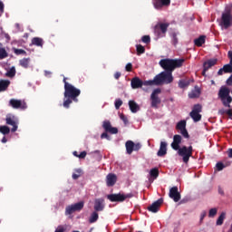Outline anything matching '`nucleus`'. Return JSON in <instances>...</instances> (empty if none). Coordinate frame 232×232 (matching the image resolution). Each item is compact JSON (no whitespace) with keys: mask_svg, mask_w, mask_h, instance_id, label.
<instances>
[{"mask_svg":"<svg viewBox=\"0 0 232 232\" xmlns=\"http://www.w3.org/2000/svg\"><path fill=\"white\" fill-rule=\"evenodd\" d=\"M186 60L181 59H161L159 62L160 66L165 70L160 73L157 74L153 80L143 82V86H160L162 84H171L173 82V72L177 68H182Z\"/></svg>","mask_w":232,"mask_h":232,"instance_id":"obj_1","label":"nucleus"},{"mask_svg":"<svg viewBox=\"0 0 232 232\" xmlns=\"http://www.w3.org/2000/svg\"><path fill=\"white\" fill-rule=\"evenodd\" d=\"M66 77L63 78L64 92H63V108H70L72 102H79V95H81V89H77L72 83L66 81Z\"/></svg>","mask_w":232,"mask_h":232,"instance_id":"obj_2","label":"nucleus"},{"mask_svg":"<svg viewBox=\"0 0 232 232\" xmlns=\"http://www.w3.org/2000/svg\"><path fill=\"white\" fill-rule=\"evenodd\" d=\"M231 93V91L227 87L222 86L218 91V99H220L223 106L225 108H231V102H232V97L229 95Z\"/></svg>","mask_w":232,"mask_h":232,"instance_id":"obj_3","label":"nucleus"},{"mask_svg":"<svg viewBox=\"0 0 232 232\" xmlns=\"http://www.w3.org/2000/svg\"><path fill=\"white\" fill-rule=\"evenodd\" d=\"M178 155L182 158L184 164L189 162V159L193 157V146H182L177 150Z\"/></svg>","mask_w":232,"mask_h":232,"instance_id":"obj_4","label":"nucleus"},{"mask_svg":"<svg viewBox=\"0 0 232 232\" xmlns=\"http://www.w3.org/2000/svg\"><path fill=\"white\" fill-rule=\"evenodd\" d=\"M168 28H169V23H158L154 26V34L157 36V39L166 37Z\"/></svg>","mask_w":232,"mask_h":232,"instance_id":"obj_5","label":"nucleus"},{"mask_svg":"<svg viewBox=\"0 0 232 232\" xmlns=\"http://www.w3.org/2000/svg\"><path fill=\"white\" fill-rule=\"evenodd\" d=\"M5 124L12 126L11 131L15 133V130L19 128V119L14 114H7L5 116Z\"/></svg>","mask_w":232,"mask_h":232,"instance_id":"obj_6","label":"nucleus"},{"mask_svg":"<svg viewBox=\"0 0 232 232\" xmlns=\"http://www.w3.org/2000/svg\"><path fill=\"white\" fill-rule=\"evenodd\" d=\"M200 113H202V105L195 104L189 113V116L194 122H200V121H202V115Z\"/></svg>","mask_w":232,"mask_h":232,"instance_id":"obj_7","label":"nucleus"},{"mask_svg":"<svg viewBox=\"0 0 232 232\" xmlns=\"http://www.w3.org/2000/svg\"><path fill=\"white\" fill-rule=\"evenodd\" d=\"M133 198V194L129 193V194H110L107 195V198L108 200H110L111 202H124V200H126V198Z\"/></svg>","mask_w":232,"mask_h":232,"instance_id":"obj_8","label":"nucleus"},{"mask_svg":"<svg viewBox=\"0 0 232 232\" xmlns=\"http://www.w3.org/2000/svg\"><path fill=\"white\" fill-rule=\"evenodd\" d=\"M219 24L225 30L230 28V26L232 25V14L230 11L222 14Z\"/></svg>","mask_w":232,"mask_h":232,"instance_id":"obj_9","label":"nucleus"},{"mask_svg":"<svg viewBox=\"0 0 232 232\" xmlns=\"http://www.w3.org/2000/svg\"><path fill=\"white\" fill-rule=\"evenodd\" d=\"M227 57L229 59V63L225 64L223 68L219 69L218 75H224V73H232V51H228Z\"/></svg>","mask_w":232,"mask_h":232,"instance_id":"obj_10","label":"nucleus"},{"mask_svg":"<svg viewBox=\"0 0 232 232\" xmlns=\"http://www.w3.org/2000/svg\"><path fill=\"white\" fill-rule=\"evenodd\" d=\"M9 106L14 108V110H26V108H28L26 102L16 99H11L9 101Z\"/></svg>","mask_w":232,"mask_h":232,"instance_id":"obj_11","label":"nucleus"},{"mask_svg":"<svg viewBox=\"0 0 232 232\" xmlns=\"http://www.w3.org/2000/svg\"><path fill=\"white\" fill-rule=\"evenodd\" d=\"M160 89H155L151 95H150V101H151V108H159V104H160L161 100L159 97V93H160Z\"/></svg>","mask_w":232,"mask_h":232,"instance_id":"obj_12","label":"nucleus"},{"mask_svg":"<svg viewBox=\"0 0 232 232\" xmlns=\"http://www.w3.org/2000/svg\"><path fill=\"white\" fill-rule=\"evenodd\" d=\"M84 208V201H80L73 205L68 206L65 209V213L67 215H72L75 213V211H81Z\"/></svg>","mask_w":232,"mask_h":232,"instance_id":"obj_13","label":"nucleus"},{"mask_svg":"<svg viewBox=\"0 0 232 232\" xmlns=\"http://www.w3.org/2000/svg\"><path fill=\"white\" fill-rule=\"evenodd\" d=\"M169 198H172L174 202H179L181 196H180V192H179V187L170 188L169 192Z\"/></svg>","mask_w":232,"mask_h":232,"instance_id":"obj_14","label":"nucleus"},{"mask_svg":"<svg viewBox=\"0 0 232 232\" xmlns=\"http://www.w3.org/2000/svg\"><path fill=\"white\" fill-rule=\"evenodd\" d=\"M102 128L106 132L111 133L112 135H117V133H119V129L112 127L110 121H104L102 123Z\"/></svg>","mask_w":232,"mask_h":232,"instance_id":"obj_15","label":"nucleus"},{"mask_svg":"<svg viewBox=\"0 0 232 232\" xmlns=\"http://www.w3.org/2000/svg\"><path fill=\"white\" fill-rule=\"evenodd\" d=\"M105 208H106V203L104 201V198H100L94 200V206H93L94 211L99 213L101 211H104Z\"/></svg>","mask_w":232,"mask_h":232,"instance_id":"obj_16","label":"nucleus"},{"mask_svg":"<svg viewBox=\"0 0 232 232\" xmlns=\"http://www.w3.org/2000/svg\"><path fill=\"white\" fill-rule=\"evenodd\" d=\"M164 202V199L162 198L156 200L154 203H152L150 206L148 207V210L151 213H158L160 206H162Z\"/></svg>","mask_w":232,"mask_h":232,"instance_id":"obj_17","label":"nucleus"},{"mask_svg":"<svg viewBox=\"0 0 232 232\" xmlns=\"http://www.w3.org/2000/svg\"><path fill=\"white\" fill-rule=\"evenodd\" d=\"M152 5L156 10H160L163 6H169L171 0H153Z\"/></svg>","mask_w":232,"mask_h":232,"instance_id":"obj_18","label":"nucleus"},{"mask_svg":"<svg viewBox=\"0 0 232 232\" xmlns=\"http://www.w3.org/2000/svg\"><path fill=\"white\" fill-rule=\"evenodd\" d=\"M180 144H182V136L176 134L173 136V141L170 144L172 150L177 151L180 148Z\"/></svg>","mask_w":232,"mask_h":232,"instance_id":"obj_19","label":"nucleus"},{"mask_svg":"<svg viewBox=\"0 0 232 232\" xmlns=\"http://www.w3.org/2000/svg\"><path fill=\"white\" fill-rule=\"evenodd\" d=\"M217 59H211L203 63V71H202V75L206 77V72L209 70V68H212V66H215L217 64Z\"/></svg>","mask_w":232,"mask_h":232,"instance_id":"obj_20","label":"nucleus"},{"mask_svg":"<svg viewBox=\"0 0 232 232\" xmlns=\"http://www.w3.org/2000/svg\"><path fill=\"white\" fill-rule=\"evenodd\" d=\"M106 184L108 188H113L114 184H117V175L110 173L106 176Z\"/></svg>","mask_w":232,"mask_h":232,"instance_id":"obj_21","label":"nucleus"},{"mask_svg":"<svg viewBox=\"0 0 232 232\" xmlns=\"http://www.w3.org/2000/svg\"><path fill=\"white\" fill-rule=\"evenodd\" d=\"M130 86L133 90H137L141 86H144V82H142L139 77H134L130 81Z\"/></svg>","mask_w":232,"mask_h":232,"instance_id":"obj_22","label":"nucleus"},{"mask_svg":"<svg viewBox=\"0 0 232 232\" xmlns=\"http://www.w3.org/2000/svg\"><path fill=\"white\" fill-rule=\"evenodd\" d=\"M168 153V143L166 141H161L160 145V150L157 152L158 157H164Z\"/></svg>","mask_w":232,"mask_h":232,"instance_id":"obj_23","label":"nucleus"},{"mask_svg":"<svg viewBox=\"0 0 232 232\" xmlns=\"http://www.w3.org/2000/svg\"><path fill=\"white\" fill-rule=\"evenodd\" d=\"M125 148H126V152L128 153V155H131L134 151L135 142H133L131 140H127L125 143Z\"/></svg>","mask_w":232,"mask_h":232,"instance_id":"obj_24","label":"nucleus"},{"mask_svg":"<svg viewBox=\"0 0 232 232\" xmlns=\"http://www.w3.org/2000/svg\"><path fill=\"white\" fill-rule=\"evenodd\" d=\"M129 107L131 113H137V111H140V106L135 101H129Z\"/></svg>","mask_w":232,"mask_h":232,"instance_id":"obj_25","label":"nucleus"},{"mask_svg":"<svg viewBox=\"0 0 232 232\" xmlns=\"http://www.w3.org/2000/svg\"><path fill=\"white\" fill-rule=\"evenodd\" d=\"M8 86H10L9 80H0V92H6V90H8Z\"/></svg>","mask_w":232,"mask_h":232,"instance_id":"obj_26","label":"nucleus"},{"mask_svg":"<svg viewBox=\"0 0 232 232\" xmlns=\"http://www.w3.org/2000/svg\"><path fill=\"white\" fill-rule=\"evenodd\" d=\"M30 58H23L19 60V64L22 66V68L28 69L30 68Z\"/></svg>","mask_w":232,"mask_h":232,"instance_id":"obj_27","label":"nucleus"},{"mask_svg":"<svg viewBox=\"0 0 232 232\" xmlns=\"http://www.w3.org/2000/svg\"><path fill=\"white\" fill-rule=\"evenodd\" d=\"M97 220H99V213L94 210L89 218V224H95Z\"/></svg>","mask_w":232,"mask_h":232,"instance_id":"obj_28","label":"nucleus"},{"mask_svg":"<svg viewBox=\"0 0 232 232\" xmlns=\"http://www.w3.org/2000/svg\"><path fill=\"white\" fill-rule=\"evenodd\" d=\"M32 44H34V46H40L41 48H43V44H44V41L43 40V38L34 37L32 39Z\"/></svg>","mask_w":232,"mask_h":232,"instance_id":"obj_29","label":"nucleus"},{"mask_svg":"<svg viewBox=\"0 0 232 232\" xmlns=\"http://www.w3.org/2000/svg\"><path fill=\"white\" fill-rule=\"evenodd\" d=\"M204 43H206V35H200L198 38L194 40V44L198 47L202 46Z\"/></svg>","mask_w":232,"mask_h":232,"instance_id":"obj_30","label":"nucleus"},{"mask_svg":"<svg viewBox=\"0 0 232 232\" xmlns=\"http://www.w3.org/2000/svg\"><path fill=\"white\" fill-rule=\"evenodd\" d=\"M0 133H2V135H8L10 133V127L6 125L0 126Z\"/></svg>","mask_w":232,"mask_h":232,"instance_id":"obj_31","label":"nucleus"},{"mask_svg":"<svg viewBox=\"0 0 232 232\" xmlns=\"http://www.w3.org/2000/svg\"><path fill=\"white\" fill-rule=\"evenodd\" d=\"M226 219V212H222L217 220V226H222L224 220Z\"/></svg>","mask_w":232,"mask_h":232,"instance_id":"obj_32","label":"nucleus"},{"mask_svg":"<svg viewBox=\"0 0 232 232\" xmlns=\"http://www.w3.org/2000/svg\"><path fill=\"white\" fill-rule=\"evenodd\" d=\"M176 130H179V131L186 130V121H180L178 122L176 125Z\"/></svg>","mask_w":232,"mask_h":232,"instance_id":"obj_33","label":"nucleus"},{"mask_svg":"<svg viewBox=\"0 0 232 232\" xmlns=\"http://www.w3.org/2000/svg\"><path fill=\"white\" fill-rule=\"evenodd\" d=\"M8 57V53L6 52V49L0 47V61H3V59H6Z\"/></svg>","mask_w":232,"mask_h":232,"instance_id":"obj_34","label":"nucleus"},{"mask_svg":"<svg viewBox=\"0 0 232 232\" xmlns=\"http://www.w3.org/2000/svg\"><path fill=\"white\" fill-rule=\"evenodd\" d=\"M136 50L138 55H141V53H144L146 52V48H144V46H142L141 44H137Z\"/></svg>","mask_w":232,"mask_h":232,"instance_id":"obj_35","label":"nucleus"},{"mask_svg":"<svg viewBox=\"0 0 232 232\" xmlns=\"http://www.w3.org/2000/svg\"><path fill=\"white\" fill-rule=\"evenodd\" d=\"M150 177H152V179H157L159 177V169L154 168L150 169Z\"/></svg>","mask_w":232,"mask_h":232,"instance_id":"obj_36","label":"nucleus"},{"mask_svg":"<svg viewBox=\"0 0 232 232\" xmlns=\"http://www.w3.org/2000/svg\"><path fill=\"white\" fill-rule=\"evenodd\" d=\"M15 67H11L5 73L6 77H15Z\"/></svg>","mask_w":232,"mask_h":232,"instance_id":"obj_37","label":"nucleus"},{"mask_svg":"<svg viewBox=\"0 0 232 232\" xmlns=\"http://www.w3.org/2000/svg\"><path fill=\"white\" fill-rule=\"evenodd\" d=\"M177 35V33L171 34L172 44H174V46H177V44H179V37Z\"/></svg>","mask_w":232,"mask_h":232,"instance_id":"obj_38","label":"nucleus"},{"mask_svg":"<svg viewBox=\"0 0 232 232\" xmlns=\"http://www.w3.org/2000/svg\"><path fill=\"white\" fill-rule=\"evenodd\" d=\"M179 88H188V86H189V82L186 80H179Z\"/></svg>","mask_w":232,"mask_h":232,"instance_id":"obj_39","label":"nucleus"},{"mask_svg":"<svg viewBox=\"0 0 232 232\" xmlns=\"http://www.w3.org/2000/svg\"><path fill=\"white\" fill-rule=\"evenodd\" d=\"M216 168H217L218 171H222V169H224V168H227V165H224V163H222V162H218L216 164Z\"/></svg>","mask_w":232,"mask_h":232,"instance_id":"obj_40","label":"nucleus"},{"mask_svg":"<svg viewBox=\"0 0 232 232\" xmlns=\"http://www.w3.org/2000/svg\"><path fill=\"white\" fill-rule=\"evenodd\" d=\"M15 55H26V51L23 49H14Z\"/></svg>","mask_w":232,"mask_h":232,"instance_id":"obj_41","label":"nucleus"},{"mask_svg":"<svg viewBox=\"0 0 232 232\" xmlns=\"http://www.w3.org/2000/svg\"><path fill=\"white\" fill-rule=\"evenodd\" d=\"M200 96V92H192L191 93L188 94V97L190 99H197V97H199Z\"/></svg>","mask_w":232,"mask_h":232,"instance_id":"obj_42","label":"nucleus"},{"mask_svg":"<svg viewBox=\"0 0 232 232\" xmlns=\"http://www.w3.org/2000/svg\"><path fill=\"white\" fill-rule=\"evenodd\" d=\"M142 43H145V44H149V43H151V38L150 35H144L141 38Z\"/></svg>","mask_w":232,"mask_h":232,"instance_id":"obj_43","label":"nucleus"},{"mask_svg":"<svg viewBox=\"0 0 232 232\" xmlns=\"http://www.w3.org/2000/svg\"><path fill=\"white\" fill-rule=\"evenodd\" d=\"M122 106V100L117 99L115 101V108L116 110H119Z\"/></svg>","mask_w":232,"mask_h":232,"instance_id":"obj_44","label":"nucleus"},{"mask_svg":"<svg viewBox=\"0 0 232 232\" xmlns=\"http://www.w3.org/2000/svg\"><path fill=\"white\" fill-rule=\"evenodd\" d=\"M180 133L185 139H189V133L188 132L187 129H183L182 130H180Z\"/></svg>","mask_w":232,"mask_h":232,"instance_id":"obj_45","label":"nucleus"},{"mask_svg":"<svg viewBox=\"0 0 232 232\" xmlns=\"http://www.w3.org/2000/svg\"><path fill=\"white\" fill-rule=\"evenodd\" d=\"M217 208H211L210 210H209V212H208V217L211 218H213V217H215V215H217Z\"/></svg>","mask_w":232,"mask_h":232,"instance_id":"obj_46","label":"nucleus"},{"mask_svg":"<svg viewBox=\"0 0 232 232\" xmlns=\"http://www.w3.org/2000/svg\"><path fill=\"white\" fill-rule=\"evenodd\" d=\"M66 231V227H64L63 225H60L57 227L54 232H64Z\"/></svg>","mask_w":232,"mask_h":232,"instance_id":"obj_47","label":"nucleus"},{"mask_svg":"<svg viewBox=\"0 0 232 232\" xmlns=\"http://www.w3.org/2000/svg\"><path fill=\"white\" fill-rule=\"evenodd\" d=\"M101 139H106L107 140H111V138L110 137V135H108V132L102 133Z\"/></svg>","mask_w":232,"mask_h":232,"instance_id":"obj_48","label":"nucleus"},{"mask_svg":"<svg viewBox=\"0 0 232 232\" xmlns=\"http://www.w3.org/2000/svg\"><path fill=\"white\" fill-rule=\"evenodd\" d=\"M125 70L126 72H131V70H133V64H131V63H127L125 66Z\"/></svg>","mask_w":232,"mask_h":232,"instance_id":"obj_49","label":"nucleus"},{"mask_svg":"<svg viewBox=\"0 0 232 232\" xmlns=\"http://www.w3.org/2000/svg\"><path fill=\"white\" fill-rule=\"evenodd\" d=\"M76 171L78 174H75V173L72 174L73 180H77V179H79V177H81V169H78Z\"/></svg>","mask_w":232,"mask_h":232,"instance_id":"obj_50","label":"nucleus"},{"mask_svg":"<svg viewBox=\"0 0 232 232\" xmlns=\"http://www.w3.org/2000/svg\"><path fill=\"white\" fill-rule=\"evenodd\" d=\"M86 155H88V153L83 150L79 154L78 159H86Z\"/></svg>","mask_w":232,"mask_h":232,"instance_id":"obj_51","label":"nucleus"},{"mask_svg":"<svg viewBox=\"0 0 232 232\" xmlns=\"http://www.w3.org/2000/svg\"><path fill=\"white\" fill-rule=\"evenodd\" d=\"M142 148V145L140 143H134V151H139Z\"/></svg>","mask_w":232,"mask_h":232,"instance_id":"obj_52","label":"nucleus"},{"mask_svg":"<svg viewBox=\"0 0 232 232\" xmlns=\"http://www.w3.org/2000/svg\"><path fill=\"white\" fill-rule=\"evenodd\" d=\"M120 119L124 122V124H128V117H126L124 114H121L120 116Z\"/></svg>","mask_w":232,"mask_h":232,"instance_id":"obj_53","label":"nucleus"},{"mask_svg":"<svg viewBox=\"0 0 232 232\" xmlns=\"http://www.w3.org/2000/svg\"><path fill=\"white\" fill-rule=\"evenodd\" d=\"M5 13V4H3V2L0 1V14H4Z\"/></svg>","mask_w":232,"mask_h":232,"instance_id":"obj_54","label":"nucleus"},{"mask_svg":"<svg viewBox=\"0 0 232 232\" xmlns=\"http://www.w3.org/2000/svg\"><path fill=\"white\" fill-rule=\"evenodd\" d=\"M206 215H207L206 211L201 212L200 222H202V220H204V218H206Z\"/></svg>","mask_w":232,"mask_h":232,"instance_id":"obj_55","label":"nucleus"},{"mask_svg":"<svg viewBox=\"0 0 232 232\" xmlns=\"http://www.w3.org/2000/svg\"><path fill=\"white\" fill-rule=\"evenodd\" d=\"M121 72H117L114 73V79H116L118 81V79H121Z\"/></svg>","mask_w":232,"mask_h":232,"instance_id":"obj_56","label":"nucleus"},{"mask_svg":"<svg viewBox=\"0 0 232 232\" xmlns=\"http://www.w3.org/2000/svg\"><path fill=\"white\" fill-rule=\"evenodd\" d=\"M188 198H184L183 199H181L180 201H179V204H187V202H188Z\"/></svg>","mask_w":232,"mask_h":232,"instance_id":"obj_57","label":"nucleus"},{"mask_svg":"<svg viewBox=\"0 0 232 232\" xmlns=\"http://www.w3.org/2000/svg\"><path fill=\"white\" fill-rule=\"evenodd\" d=\"M226 110L225 109H220L219 111H218V115H226Z\"/></svg>","mask_w":232,"mask_h":232,"instance_id":"obj_58","label":"nucleus"},{"mask_svg":"<svg viewBox=\"0 0 232 232\" xmlns=\"http://www.w3.org/2000/svg\"><path fill=\"white\" fill-rule=\"evenodd\" d=\"M226 114L228 115V117H232V110L231 109H228L226 111Z\"/></svg>","mask_w":232,"mask_h":232,"instance_id":"obj_59","label":"nucleus"},{"mask_svg":"<svg viewBox=\"0 0 232 232\" xmlns=\"http://www.w3.org/2000/svg\"><path fill=\"white\" fill-rule=\"evenodd\" d=\"M227 155L229 159H232V149H228Z\"/></svg>","mask_w":232,"mask_h":232,"instance_id":"obj_60","label":"nucleus"},{"mask_svg":"<svg viewBox=\"0 0 232 232\" xmlns=\"http://www.w3.org/2000/svg\"><path fill=\"white\" fill-rule=\"evenodd\" d=\"M2 142H3V144H6V142H8V140L6 139V137H4L2 139Z\"/></svg>","mask_w":232,"mask_h":232,"instance_id":"obj_61","label":"nucleus"},{"mask_svg":"<svg viewBox=\"0 0 232 232\" xmlns=\"http://www.w3.org/2000/svg\"><path fill=\"white\" fill-rule=\"evenodd\" d=\"M5 37L7 41H10V34H5Z\"/></svg>","mask_w":232,"mask_h":232,"instance_id":"obj_62","label":"nucleus"},{"mask_svg":"<svg viewBox=\"0 0 232 232\" xmlns=\"http://www.w3.org/2000/svg\"><path fill=\"white\" fill-rule=\"evenodd\" d=\"M72 155H74V157L79 158V153H78L77 151H74V152L72 153Z\"/></svg>","mask_w":232,"mask_h":232,"instance_id":"obj_63","label":"nucleus"},{"mask_svg":"<svg viewBox=\"0 0 232 232\" xmlns=\"http://www.w3.org/2000/svg\"><path fill=\"white\" fill-rule=\"evenodd\" d=\"M218 193H219L220 195H224V190H222V188H219Z\"/></svg>","mask_w":232,"mask_h":232,"instance_id":"obj_64","label":"nucleus"}]
</instances>
